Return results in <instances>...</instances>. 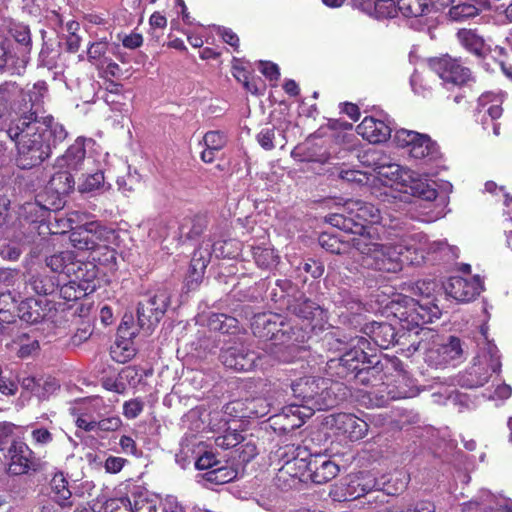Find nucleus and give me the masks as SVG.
<instances>
[{
	"label": "nucleus",
	"instance_id": "1",
	"mask_svg": "<svg viewBox=\"0 0 512 512\" xmlns=\"http://www.w3.org/2000/svg\"><path fill=\"white\" fill-rule=\"evenodd\" d=\"M348 350L337 359L327 363L329 372L339 379L353 378L360 384L370 386L367 394L375 398L376 406H383L389 400L406 397L405 393H394L383 381L382 366L379 361L369 359L368 351H373L371 342L365 337L356 336L348 343Z\"/></svg>",
	"mask_w": 512,
	"mask_h": 512
},
{
	"label": "nucleus",
	"instance_id": "2",
	"mask_svg": "<svg viewBox=\"0 0 512 512\" xmlns=\"http://www.w3.org/2000/svg\"><path fill=\"white\" fill-rule=\"evenodd\" d=\"M312 326L298 328L292 320L277 313H261L253 317L251 329L256 337L269 340L263 349L269 358L283 363L293 361L302 349L298 344L305 341Z\"/></svg>",
	"mask_w": 512,
	"mask_h": 512
},
{
	"label": "nucleus",
	"instance_id": "3",
	"mask_svg": "<svg viewBox=\"0 0 512 512\" xmlns=\"http://www.w3.org/2000/svg\"><path fill=\"white\" fill-rule=\"evenodd\" d=\"M394 232L389 235L399 238L398 243H379V233L373 227H369L365 234L351 239V245L362 255L365 267L385 273H397L402 270L406 261L403 247L405 237L401 234L402 231Z\"/></svg>",
	"mask_w": 512,
	"mask_h": 512
},
{
	"label": "nucleus",
	"instance_id": "4",
	"mask_svg": "<svg viewBox=\"0 0 512 512\" xmlns=\"http://www.w3.org/2000/svg\"><path fill=\"white\" fill-rule=\"evenodd\" d=\"M45 123L40 119H12L7 135L17 146V165L21 169H30L46 160L52 150L51 142L45 136Z\"/></svg>",
	"mask_w": 512,
	"mask_h": 512
},
{
	"label": "nucleus",
	"instance_id": "5",
	"mask_svg": "<svg viewBox=\"0 0 512 512\" xmlns=\"http://www.w3.org/2000/svg\"><path fill=\"white\" fill-rule=\"evenodd\" d=\"M75 185V180L70 171L61 169L49 180L43 193L37 195L34 202H27L22 209L32 221L44 217L46 211H55L63 207V196L68 194Z\"/></svg>",
	"mask_w": 512,
	"mask_h": 512
},
{
	"label": "nucleus",
	"instance_id": "6",
	"mask_svg": "<svg viewBox=\"0 0 512 512\" xmlns=\"http://www.w3.org/2000/svg\"><path fill=\"white\" fill-rule=\"evenodd\" d=\"M377 174L380 179L391 185H400L411 195L422 200L431 202L437 198V190L434 183L418 177V174L409 168L388 161L380 163L377 168Z\"/></svg>",
	"mask_w": 512,
	"mask_h": 512
},
{
	"label": "nucleus",
	"instance_id": "7",
	"mask_svg": "<svg viewBox=\"0 0 512 512\" xmlns=\"http://www.w3.org/2000/svg\"><path fill=\"white\" fill-rule=\"evenodd\" d=\"M403 239V247L405 248V260L412 265L422 264L429 256L441 254L447 259L458 257L459 249L450 246L444 240L430 241L428 237L422 233L405 235Z\"/></svg>",
	"mask_w": 512,
	"mask_h": 512
},
{
	"label": "nucleus",
	"instance_id": "8",
	"mask_svg": "<svg viewBox=\"0 0 512 512\" xmlns=\"http://www.w3.org/2000/svg\"><path fill=\"white\" fill-rule=\"evenodd\" d=\"M344 210L353 219L356 218L372 225L380 224L383 228L392 231H405L408 229L406 219L387 213L382 215L379 208L360 199L347 200L344 204Z\"/></svg>",
	"mask_w": 512,
	"mask_h": 512
},
{
	"label": "nucleus",
	"instance_id": "9",
	"mask_svg": "<svg viewBox=\"0 0 512 512\" xmlns=\"http://www.w3.org/2000/svg\"><path fill=\"white\" fill-rule=\"evenodd\" d=\"M460 44L469 52L480 58L490 56L499 64L503 74L512 79V64L508 61V53L505 48L495 46L493 49L485 43L484 39L471 29H460L457 32Z\"/></svg>",
	"mask_w": 512,
	"mask_h": 512
},
{
	"label": "nucleus",
	"instance_id": "10",
	"mask_svg": "<svg viewBox=\"0 0 512 512\" xmlns=\"http://www.w3.org/2000/svg\"><path fill=\"white\" fill-rule=\"evenodd\" d=\"M393 142L398 147L407 149L410 157L414 159L429 162L439 157L437 144L427 134L401 128L395 131Z\"/></svg>",
	"mask_w": 512,
	"mask_h": 512
},
{
	"label": "nucleus",
	"instance_id": "11",
	"mask_svg": "<svg viewBox=\"0 0 512 512\" xmlns=\"http://www.w3.org/2000/svg\"><path fill=\"white\" fill-rule=\"evenodd\" d=\"M69 238L74 248L84 251L107 249L115 235L113 230L92 221L73 229Z\"/></svg>",
	"mask_w": 512,
	"mask_h": 512
},
{
	"label": "nucleus",
	"instance_id": "12",
	"mask_svg": "<svg viewBox=\"0 0 512 512\" xmlns=\"http://www.w3.org/2000/svg\"><path fill=\"white\" fill-rule=\"evenodd\" d=\"M403 302L404 306L399 307L395 315L404 329L413 330L440 317L439 307L430 301L420 303L412 298H403Z\"/></svg>",
	"mask_w": 512,
	"mask_h": 512
},
{
	"label": "nucleus",
	"instance_id": "13",
	"mask_svg": "<svg viewBox=\"0 0 512 512\" xmlns=\"http://www.w3.org/2000/svg\"><path fill=\"white\" fill-rule=\"evenodd\" d=\"M478 347L472 366L477 369V374L481 378L485 377V383H487L494 373L500 372L502 364L499 350L488 339V329L485 326L481 327Z\"/></svg>",
	"mask_w": 512,
	"mask_h": 512
},
{
	"label": "nucleus",
	"instance_id": "14",
	"mask_svg": "<svg viewBox=\"0 0 512 512\" xmlns=\"http://www.w3.org/2000/svg\"><path fill=\"white\" fill-rule=\"evenodd\" d=\"M267 357H269L267 355ZM266 356L257 354L254 351L248 350L244 346L230 347L221 353L220 359L225 367L238 371L247 372L256 367H263V360Z\"/></svg>",
	"mask_w": 512,
	"mask_h": 512
},
{
	"label": "nucleus",
	"instance_id": "15",
	"mask_svg": "<svg viewBox=\"0 0 512 512\" xmlns=\"http://www.w3.org/2000/svg\"><path fill=\"white\" fill-rule=\"evenodd\" d=\"M431 67L444 84L461 86L471 79L470 69L449 56L432 60Z\"/></svg>",
	"mask_w": 512,
	"mask_h": 512
},
{
	"label": "nucleus",
	"instance_id": "16",
	"mask_svg": "<svg viewBox=\"0 0 512 512\" xmlns=\"http://www.w3.org/2000/svg\"><path fill=\"white\" fill-rule=\"evenodd\" d=\"M29 58L23 51H15L11 40L0 36V73L24 74Z\"/></svg>",
	"mask_w": 512,
	"mask_h": 512
},
{
	"label": "nucleus",
	"instance_id": "17",
	"mask_svg": "<svg viewBox=\"0 0 512 512\" xmlns=\"http://www.w3.org/2000/svg\"><path fill=\"white\" fill-rule=\"evenodd\" d=\"M463 353L460 340L451 336L444 344L434 345L427 350L425 361L435 368L444 367L461 358Z\"/></svg>",
	"mask_w": 512,
	"mask_h": 512
},
{
	"label": "nucleus",
	"instance_id": "18",
	"mask_svg": "<svg viewBox=\"0 0 512 512\" xmlns=\"http://www.w3.org/2000/svg\"><path fill=\"white\" fill-rule=\"evenodd\" d=\"M46 265L59 274H64L71 281L80 280L84 277L83 262L76 260L74 252L63 251L54 254L46 259Z\"/></svg>",
	"mask_w": 512,
	"mask_h": 512
},
{
	"label": "nucleus",
	"instance_id": "19",
	"mask_svg": "<svg viewBox=\"0 0 512 512\" xmlns=\"http://www.w3.org/2000/svg\"><path fill=\"white\" fill-rule=\"evenodd\" d=\"M482 282L478 276L471 279L453 276L445 286L446 293L459 302H469L480 294Z\"/></svg>",
	"mask_w": 512,
	"mask_h": 512
},
{
	"label": "nucleus",
	"instance_id": "20",
	"mask_svg": "<svg viewBox=\"0 0 512 512\" xmlns=\"http://www.w3.org/2000/svg\"><path fill=\"white\" fill-rule=\"evenodd\" d=\"M374 486L373 481H364L362 477L354 476L341 484L335 485L330 491V496L334 501H351L364 496Z\"/></svg>",
	"mask_w": 512,
	"mask_h": 512
},
{
	"label": "nucleus",
	"instance_id": "21",
	"mask_svg": "<svg viewBox=\"0 0 512 512\" xmlns=\"http://www.w3.org/2000/svg\"><path fill=\"white\" fill-rule=\"evenodd\" d=\"M158 300L159 302L155 308H151L146 304H138V324L142 329L150 330L162 319L170 303V295L168 291L165 289H159Z\"/></svg>",
	"mask_w": 512,
	"mask_h": 512
},
{
	"label": "nucleus",
	"instance_id": "22",
	"mask_svg": "<svg viewBox=\"0 0 512 512\" xmlns=\"http://www.w3.org/2000/svg\"><path fill=\"white\" fill-rule=\"evenodd\" d=\"M85 142V138L78 137L66 152L57 158L55 166L70 172L84 169L90 163V158L86 157Z\"/></svg>",
	"mask_w": 512,
	"mask_h": 512
},
{
	"label": "nucleus",
	"instance_id": "23",
	"mask_svg": "<svg viewBox=\"0 0 512 512\" xmlns=\"http://www.w3.org/2000/svg\"><path fill=\"white\" fill-rule=\"evenodd\" d=\"M320 392L315 404L316 410H327L335 407L346 398V387L329 378H324L320 386Z\"/></svg>",
	"mask_w": 512,
	"mask_h": 512
},
{
	"label": "nucleus",
	"instance_id": "24",
	"mask_svg": "<svg viewBox=\"0 0 512 512\" xmlns=\"http://www.w3.org/2000/svg\"><path fill=\"white\" fill-rule=\"evenodd\" d=\"M356 131L370 143H382L391 137L392 128L383 120L367 116L357 126Z\"/></svg>",
	"mask_w": 512,
	"mask_h": 512
},
{
	"label": "nucleus",
	"instance_id": "25",
	"mask_svg": "<svg viewBox=\"0 0 512 512\" xmlns=\"http://www.w3.org/2000/svg\"><path fill=\"white\" fill-rule=\"evenodd\" d=\"M307 470L314 483L324 484L337 476L339 467L326 456L312 455L308 460Z\"/></svg>",
	"mask_w": 512,
	"mask_h": 512
},
{
	"label": "nucleus",
	"instance_id": "26",
	"mask_svg": "<svg viewBox=\"0 0 512 512\" xmlns=\"http://www.w3.org/2000/svg\"><path fill=\"white\" fill-rule=\"evenodd\" d=\"M323 379L317 376H306L292 382L291 389L294 396L314 409Z\"/></svg>",
	"mask_w": 512,
	"mask_h": 512
},
{
	"label": "nucleus",
	"instance_id": "27",
	"mask_svg": "<svg viewBox=\"0 0 512 512\" xmlns=\"http://www.w3.org/2000/svg\"><path fill=\"white\" fill-rule=\"evenodd\" d=\"M334 425L338 431L346 435L352 441L364 438L368 432L367 422L353 414H337L334 417Z\"/></svg>",
	"mask_w": 512,
	"mask_h": 512
},
{
	"label": "nucleus",
	"instance_id": "28",
	"mask_svg": "<svg viewBox=\"0 0 512 512\" xmlns=\"http://www.w3.org/2000/svg\"><path fill=\"white\" fill-rule=\"evenodd\" d=\"M10 458L9 472L13 475H22L29 471L32 465L31 449L22 441H13L8 448Z\"/></svg>",
	"mask_w": 512,
	"mask_h": 512
},
{
	"label": "nucleus",
	"instance_id": "29",
	"mask_svg": "<svg viewBox=\"0 0 512 512\" xmlns=\"http://www.w3.org/2000/svg\"><path fill=\"white\" fill-rule=\"evenodd\" d=\"M503 499L496 497L489 491L481 490L473 500L462 504V512L477 510L479 512H493L503 510V512H512V508L503 506Z\"/></svg>",
	"mask_w": 512,
	"mask_h": 512
},
{
	"label": "nucleus",
	"instance_id": "30",
	"mask_svg": "<svg viewBox=\"0 0 512 512\" xmlns=\"http://www.w3.org/2000/svg\"><path fill=\"white\" fill-rule=\"evenodd\" d=\"M364 333L370 338L371 345L387 349L396 341V333L389 323L372 322L366 324Z\"/></svg>",
	"mask_w": 512,
	"mask_h": 512
},
{
	"label": "nucleus",
	"instance_id": "31",
	"mask_svg": "<svg viewBox=\"0 0 512 512\" xmlns=\"http://www.w3.org/2000/svg\"><path fill=\"white\" fill-rule=\"evenodd\" d=\"M47 91L46 83L44 81H39L35 83L31 89H28L25 94L23 101L25 102V106L27 105L26 97H28V101L30 103V107H26L27 110H24L22 115L17 119H29L35 118L40 119L43 118L40 116L42 112V99L44 97L45 92Z\"/></svg>",
	"mask_w": 512,
	"mask_h": 512
},
{
	"label": "nucleus",
	"instance_id": "32",
	"mask_svg": "<svg viewBox=\"0 0 512 512\" xmlns=\"http://www.w3.org/2000/svg\"><path fill=\"white\" fill-rule=\"evenodd\" d=\"M19 317L30 324H40V330L45 331L46 328L52 327V321L46 318L43 313L40 302L35 299H28L19 305Z\"/></svg>",
	"mask_w": 512,
	"mask_h": 512
},
{
	"label": "nucleus",
	"instance_id": "33",
	"mask_svg": "<svg viewBox=\"0 0 512 512\" xmlns=\"http://www.w3.org/2000/svg\"><path fill=\"white\" fill-rule=\"evenodd\" d=\"M287 309L290 313L304 321L313 320L321 317L323 314V309L318 304L302 295L289 302Z\"/></svg>",
	"mask_w": 512,
	"mask_h": 512
},
{
	"label": "nucleus",
	"instance_id": "34",
	"mask_svg": "<svg viewBox=\"0 0 512 512\" xmlns=\"http://www.w3.org/2000/svg\"><path fill=\"white\" fill-rule=\"evenodd\" d=\"M51 493L54 500L61 506L70 505L72 493L68 487V481L63 473H56L50 482Z\"/></svg>",
	"mask_w": 512,
	"mask_h": 512
},
{
	"label": "nucleus",
	"instance_id": "35",
	"mask_svg": "<svg viewBox=\"0 0 512 512\" xmlns=\"http://www.w3.org/2000/svg\"><path fill=\"white\" fill-rule=\"evenodd\" d=\"M327 222H329L332 226L354 234V237L365 234V232L369 229V227L356 222L355 219H353L351 216L345 217L344 215L338 213L327 216Z\"/></svg>",
	"mask_w": 512,
	"mask_h": 512
},
{
	"label": "nucleus",
	"instance_id": "36",
	"mask_svg": "<svg viewBox=\"0 0 512 512\" xmlns=\"http://www.w3.org/2000/svg\"><path fill=\"white\" fill-rule=\"evenodd\" d=\"M397 6L406 17H420L431 11V0H397Z\"/></svg>",
	"mask_w": 512,
	"mask_h": 512
},
{
	"label": "nucleus",
	"instance_id": "37",
	"mask_svg": "<svg viewBox=\"0 0 512 512\" xmlns=\"http://www.w3.org/2000/svg\"><path fill=\"white\" fill-rule=\"evenodd\" d=\"M502 98L499 95L487 92L478 99L479 111L488 114L492 120H496L502 115Z\"/></svg>",
	"mask_w": 512,
	"mask_h": 512
},
{
	"label": "nucleus",
	"instance_id": "38",
	"mask_svg": "<svg viewBox=\"0 0 512 512\" xmlns=\"http://www.w3.org/2000/svg\"><path fill=\"white\" fill-rule=\"evenodd\" d=\"M111 357L118 363H126L130 361L136 354V348L133 341L115 340L110 349Z\"/></svg>",
	"mask_w": 512,
	"mask_h": 512
},
{
	"label": "nucleus",
	"instance_id": "39",
	"mask_svg": "<svg viewBox=\"0 0 512 512\" xmlns=\"http://www.w3.org/2000/svg\"><path fill=\"white\" fill-rule=\"evenodd\" d=\"M40 120L45 123V133H47L45 138L51 142L52 146H56L66 139L67 131L62 124L55 122L52 117H43Z\"/></svg>",
	"mask_w": 512,
	"mask_h": 512
},
{
	"label": "nucleus",
	"instance_id": "40",
	"mask_svg": "<svg viewBox=\"0 0 512 512\" xmlns=\"http://www.w3.org/2000/svg\"><path fill=\"white\" fill-rule=\"evenodd\" d=\"M108 42L105 40L96 41L90 44L87 49L88 60L96 66H104L108 64Z\"/></svg>",
	"mask_w": 512,
	"mask_h": 512
},
{
	"label": "nucleus",
	"instance_id": "41",
	"mask_svg": "<svg viewBox=\"0 0 512 512\" xmlns=\"http://www.w3.org/2000/svg\"><path fill=\"white\" fill-rule=\"evenodd\" d=\"M29 285L35 293L48 295L54 292L58 284L49 276L37 274L30 278Z\"/></svg>",
	"mask_w": 512,
	"mask_h": 512
},
{
	"label": "nucleus",
	"instance_id": "42",
	"mask_svg": "<svg viewBox=\"0 0 512 512\" xmlns=\"http://www.w3.org/2000/svg\"><path fill=\"white\" fill-rule=\"evenodd\" d=\"M211 238L203 240L200 245L195 249L192 255L191 263L194 267L207 268L212 257Z\"/></svg>",
	"mask_w": 512,
	"mask_h": 512
},
{
	"label": "nucleus",
	"instance_id": "43",
	"mask_svg": "<svg viewBox=\"0 0 512 512\" xmlns=\"http://www.w3.org/2000/svg\"><path fill=\"white\" fill-rule=\"evenodd\" d=\"M236 318L226 314H212L209 318V327L212 330H218L222 333H230L232 329L237 327Z\"/></svg>",
	"mask_w": 512,
	"mask_h": 512
},
{
	"label": "nucleus",
	"instance_id": "44",
	"mask_svg": "<svg viewBox=\"0 0 512 512\" xmlns=\"http://www.w3.org/2000/svg\"><path fill=\"white\" fill-rule=\"evenodd\" d=\"M479 8L470 3H460L452 6L449 10V17L454 21H464L474 18L479 14Z\"/></svg>",
	"mask_w": 512,
	"mask_h": 512
},
{
	"label": "nucleus",
	"instance_id": "45",
	"mask_svg": "<svg viewBox=\"0 0 512 512\" xmlns=\"http://www.w3.org/2000/svg\"><path fill=\"white\" fill-rule=\"evenodd\" d=\"M237 476V471L232 467L220 466L208 471L206 478L216 484H224L232 481Z\"/></svg>",
	"mask_w": 512,
	"mask_h": 512
},
{
	"label": "nucleus",
	"instance_id": "46",
	"mask_svg": "<svg viewBox=\"0 0 512 512\" xmlns=\"http://www.w3.org/2000/svg\"><path fill=\"white\" fill-rule=\"evenodd\" d=\"M79 29L80 25L78 22L75 21H69L65 26L67 34L65 35V41L63 45L65 46V49L69 52H77L80 47L81 37L77 34V31Z\"/></svg>",
	"mask_w": 512,
	"mask_h": 512
},
{
	"label": "nucleus",
	"instance_id": "47",
	"mask_svg": "<svg viewBox=\"0 0 512 512\" xmlns=\"http://www.w3.org/2000/svg\"><path fill=\"white\" fill-rule=\"evenodd\" d=\"M236 243L233 240L211 239L212 253L216 258H230L236 255Z\"/></svg>",
	"mask_w": 512,
	"mask_h": 512
},
{
	"label": "nucleus",
	"instance_id": "48",
	"mask_svg": "<svg viewBox=\"0 0 512 512\" xmlns=\"http://www.w3.org/2000/svg\"><path fill=\"white\" fill-rule=\"evenodd\" d=\"M21 91L19 85L14 81H5L0 84V117L6 110L7 103Z\"/></svg>",
	"mask_w": 512,
	"mask_h": 512
},
{
	"label": "nucleus",
	"instance_id": "49",
	"mask_svg": "<svg viewBox=\"0 0 512 512\" xmlns=\"http://www.w3.org/2000/svg\"><path fill=\"white\" fill-rule=\"evenodd\" d=\"M436 507L433 502L429 500H419L407 507L395 505L386 508L385 512H435Z\"/></svg>",
	"mask_w": 512,
	"mask_h": 512
},
{
	"label": "nucleus",
	"instance_id": "50",
	"mask_svg": "<svg viewBox=\"0 0 512 512\" xmlns=\"http://www.w3.org/2000/svg\"><path fill=\"white\" fill-rule=\"evenodd\" d=\"M104 184V175L101 171L94 174L83 175L78 189L81 193H91L98 190Z\"/></svg>",
	"mask_w": 512,
	"mask_h": 512
},
{
	"label": "nucleus",
	"instance_id": "51",
	"mask_svg": "<svg viewBox=\"0 0 512 512\" xmlns=\"http://www.w3.org/2000/svg\"><path fill=\"white\" fill-rule=\"evenodd\" d=\"M253 257L261 268H269L276 263L277 255L271 248L256 247L253 249Z\"/></svg>",
	"mask_w": 512,
	"mask_h": 512
},
{
	"label": "nucleus",
	"instance_id": "52",
	"mask_svg": "<svg viewBox=\"0 0 512 512\" xmlns=\"http://www.w3.org/2000/svg\"><path fill=\"white\" fill-rule=\"evenodd\" d=\"M458 384L465 388H477L483 386L485 377L481 378L477 374V369L471 366L465 373L458 377Z\"/></svg>",
	"mask_w": 512,
	"mask_h": 512
},
{
	"label": "nucleus",
	"instance_id": "53",
	"mask_svg": "<svg viewBox=\"0 0 512 512\" xmlns=\"http://www.w3.org/2000/svg\"><path fill=\"white\" fill-rule=\"evenodd\" d=\"M132 501L134 512H157L156 501L152 498H149L146 493L133 495Z\"/></svg>",
	"mask_w": 512,
	"mask_h": 512
},
{
	"label": "nucleus",
	"instance_id": "54",
	"mask_svg": "<svg viewBox=\"0 0 512 512\" xmlns=\"http://www.w3.org/2000/svg\"><path fill=\"white\" fill-rule=\"evenodd\" d=\"M103 509L104 512H134L133 501L126 497L107 500Z\"/></svg>",
	"mask_w": 512,
	"mask_h": 512
},
{
	"label": "nucleus",
	"instance_id": "55",
	"mask_svg": "<svg viewBox=\"0 0 512 512\" xmlns=\"http://www.w3.org/2000/svg\"><path fill=\"white\" fill-rule=\"evenodd\" d=\"M137 334V328L134 326L133 317L131 315H125L118 327L116 340H130Z\"/></svg>",
	"mask_w": 512,
	"mask_h": 512
},
{
	"label": "nucleus",
	"instance_id": "56",
	"mask_svg": "<svg viewBox=\"0 0 512 512\" xmlns=\"http://www.w3.org/2000/svg\"><path fill=\"white\" fill-rule=\"evenodd\" d=\"M18 427L11 422H1L0 423V451H5L8 449V445H12L14 439L15 431Z\"/></svg>",
	"mask_w": 512,
	"mask_h": 512
},
{
	"label": "nucleus",
	"instance_id": "57",
	"mask_svg": "<svg viewBox=\"0 0 512 512\" xmlns=\"http://www.w3.org/2000/svg\"><path fill=\"white\" fill-rule=\"evenodd\" d=\"M205 147L211 150L220 151L227 143V137L220 131H209L203 137Z\"/></svg>",
	"mask_w": 512,
	"mask_h": 512
},
{
	"label": "nucleus",
	"instance_id": "58",
	"mask_svg": "<svg viewBox=\"0 0 512 512\" xmlns=\"http://www.w3.org/2000/svg\"><path fill=\"white\" fill-rule=\"evenodd\" d=\"M190 228L187 232L189 238L200 236L208 225V218L206 215H195L189 220Z\"/></svg>",
	"mask_w": 512,
	"mask_h": 512
},
{
	"label": "nucleus",
	"instance_id": "59",
	"mask_svg": "<svg viewBox=\"0 0 512 512\" xmlns=\"http://www.w3.org/2000/svg\"><path fill=\"white\" fill-rule=\"evenodd\" d=\"M205 270L206 269L202 267H194L193 263L190 262L188 274L185 279L186 286L189 290H194L199 286L202 282Z\"/></svg>",
	"mask_w": 512,
	"mask_h": 512
},
{
	"label": "nucleus",
	"instance_id": "60",
	"mask_svg": "<svg viewBox=\"0 0 512 512\" xmlns=\"http://www.w3.org/2000/svg\"><path fill=\"white\" fill-rule=\"evenodd\" d=\"M243 440V437L241 434L232 431L228 432L223 436H218L215 439V444L217 447L223 448V449H230L233 447H236L238 444L241 443Z\"/></svg>",
	"mask_w": 512,
	"mask_h": 512
},
{
	"label": "nucleus",
	"instance_id": "61",
	"mask_svg": "<svg viewBox=\"0 0 512 512\" xmlns=\"http://www.w3.org/2000/svg\"><path fill=\"white\" fill-rule=\"evenodd\" d=\"M275 139V129L273 127H265L257 135V141L265 150H272Z\"/></svg>",
	"mask_w": 512,
	"mask_h": 512
},
{
	"label": "nucleus",
	"instance_id": "62",
	"mask_svg": "<svg viewBox=\"0 0 512 512\" xmlns=\"http://www.w3.org/2000/svg\"><path fill=\"white\" fill-rule=\"evenodd\" d=\"M32 442L34 445L44 446L52 442L53 435L44 427H34L31 431Z\"/></svg>",
	"mask_w": 512,
	"mask_h": 512
},
{
	"label": "nucleus",
	"instance_id": "63",
	"mask_svg": "<svg viewBox=\"0 0 512 512\" xmlns=\"http://www.w3.org/2000/svg\"><path fill=\"white\" fill-rule=\"evenodd\" d=\"M59 388V384L53 378H48L40 383V387L36 391V396L39 399H46L49 395L53 394Z\"/></svg>",
	"mask_w": 512,
	"mask_h": 512
},
{
	"label": "nucleus",
	"instance_id": "64",
	"mask_svg": "<svg viewBox=\"0 0 512 512\" xmlns=\"http://www.w3.org/2000/svg\"><path fill=\"white\" fill-rule=\"evenodd\" d=\"M218 466V461L212 452H205L195 462V467L198 470H212Z\"/></svg>",
	"mask_w": 512,
	"mask_h": 512
}]
</instances>
